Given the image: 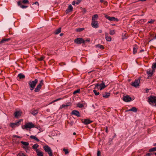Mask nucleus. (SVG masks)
I'll use <instances>...</instances> for the list:
<instances>
[{"mask_svg":"<svg viewBox=\"0 0 156 156\" xmlns=\"http://www.w3.org/2000/svg\"><path fill=\"white\" fill-rule=\"evenodd\" d=\"M74 42L77 44H85V41L82 38H77L74 40Z\"/></svg>","mask_w":156,"mask_h":156,"instance_id":"39448f33","label":"nucleus"},{"mask_svg":"<svg viewBox=\"0 0 156 156\" xmlns=\"http://www.w3.org/2000/svg\"><path fill=\"white\" fill-rule=\"evenodd\" d=\"M154 21V20L151 19L150 21L148 22V23H153Z\"/></svg>","mask_w":156,"mask_h":156,"instance_id":"c03bdc74","label":"nucleus"},{"mask_svg":"<svg viewBox=\"0 0 156 156\" xmlns=\"http://www.w3.org/2000/svg\"><path fill=\"white\" fill-rule=\"evenodd\" d=\"M35 126L34 124L31 122H28L26 123L24 125L25 127H35Z\"/></svg>","mask_w":156,"mask_h":156,"instance_id":"dca6fc26","label":"nucleus"},{"mask_svg":"<svg viewBox=\"0 0 156 156\" xmlns=\"http://www.w3.org/2000/svg\"><path fill=\"white\" fill-rule=\"evenodd\" d=\"M100 152L99 151H98L97 152V156H101L100 155Z\"/></svg>","mask_w":156,"mask_h":156,"instance_id":"de8ad7c7","label":"nucleus"},{"mask_svg":"<svg viewBox=\"0 0 156 156\" xmlns=\"http://www.w3.org/2000/svg\"><path fill=\"white\" fill-rule=\"evenodd\" d=\"M77 107H78L79 108H83L84 106V105H83V104H81L80 103H78L77 104Z\"/></svg>","mask_w":156,"mask_h":156,"instance_id":"f704fd0d","label":"nucleus"},{"mask_svg":"<svg viewBox=\"0 0 156 156\" xmlns=\"http://www.w3.org/2000/svg\"><path fill=\"white\" fill-rule=\"evenodd\" d=\"M93 92L96 96H98L100 94L99 92H97L96 90H94L93 91Z\"/></svg>","mask_w":156,"mask_h":156,"instance_id":"4c0bfd02","label":"nucleus"},{"mask_svg":"<svg viewBox=\"0 0 156 156\" xmlns=\"http://www.w3.org/2000/svg\"><path fill=\"white\" fill-rule=\"evenodd\" d=\"M105 17L108 20L110 21L118 22L119 21V20L114 17H110L108 15L105 14Z\"/></svg>","mask_w":156,"mask_h":156,"instance_id":"0eeeda50","label":"nucleus"},{"mask_svg":"<svg viewBox=\"0 0 156 156\" xmlns=\"http://www.w3.org/2000/svg\"><path fill=\"white\" fill-rule=\"evenodd\" d=\"M34 4L37 5L38 6L39 5V4L37 2H36Z\"/></svg>","mask_w":156,"mask_h":156,"instance_id":"603ef678","label":"nucleus"},{"mask_svg":"<svg viewBox=\"0 0 156 156\" xmlns=\"http://www.w3.org/2000/svg\"><path fill=\"white\" fill-rule=\"evenodd\" d=\"M73 7L71 5H69L68 8L66 11V14H68L71 12L73 10Z\"/></svg>","mask_w":156,"mask_h":156,"instance_id":"2eb2a0df","label":"nucleus"},{"mask_svg":"<svg viewBox=\"0 0 156 156\" xmlns=\"http://www.w3.org/2000/svg\"><path fill=\"white\" fill-rule=\"evenodd\" d=\"M18 76L20 79H24L25 77V76L22 73H20L18 75Z\"/></svg>","mask_w":156,"mask_h":156,"instance_id":"bb28decb","label":"nucleus"},{"mask_svg":"<svg viewBox=\"0 0 156 156\" xmlns=\"http://www.w3.org/2000/svg\"><path fill=\"white\" fill-rule=\"evenodd\" d=\"M44 58V57H41L39 58V60L40 61H42V60H43Z\"/></svg>","mask_w":156,"mask_h":156,"instance_id":"3c124183","label":"nucleus"},{"mask_svg":"<svg viewBox=\"0 0 156 156\" xmlns=\"http://www.w3.org/2000/svg\"><path fill=\"white\" fill-rule=\"evenodd\" d=\"M123 101L126 102H128L132 101L131 98L128 95L124 96L122 99Z\"/></svg>","mask_w":156,"mask_h":156,"instance_id":"9d476101","label":"nucleus"},{"mask_svg":"<svg viewBox=\"0 0 156 156\" xmlns=\"http://www.w3.org/2000/svg\"><path fill=\"white\" fill-rule=\"evenodd\" d=\"M105 131L107 133H108V128L107 127H106L105 129Z\"/></svg>","mask_w":156,"mask_h":156,"instance_id":"4d7b16f0","label":"nucleus"},{"mask_svg":"<svg viewBox=\"0 0 156 156\" xmlns=\"http://www.w3.org/2000/svg\"><path fill=\"white\" fill-rule=\"evenodd\" d=\"M76 2L75 1H73L72 2V4L73 5H75Z\"/></svg>","mask_w":156,"mask_h":156,"instance_id":"864d4df0","label":"nucleus"},{"mask_svg":"<svg viewBox=\"0 0 156 156\" xmlns=\"http://www.w3.org/2000/svg\"><path fill=\"white\" fill-rule=\"evenodd\" d=\"M76 133L75 132H74L73 133V135H76Z\"/></svg>","mask_w":156,"mask_h":156,"instance_id":"e2e57ef3","label":"nucleus"},{"mask_svg":"<svg viewBox=\"0 0 156 156\" xmlns=\"http://www.w3.org/2000/svg\"><path fill=\"white\" fill-rule=\"evenodd\" d=\"M82 0H77V2H76L77 5H78L79 3L81 2Z\"/></svg>","mask_w":156,"mask_h":156,"instance_id":"49530a36","label":"nucleus"},{"mask_svg":"<svg viewBox=\"0 0 156 156\" xmlns=\"http://www.w3.org/2000/svg\"><path fill=\"white\" fill-rule=\"evenodd\" d=\"M110 95V93L106 92L103 94V97L105 98H108Z\"/></svg>","mask_w":156,"mask_h":156,"instance_id":"6ab92c4d","label":"nucleus"},{"mask_svg":"<svg viewBox=\"0 0 156 156\" xmlns=\"http://www.w3.org/2000/svg\"><path fill=\"white\" fill-rule=\"evenodd\" d=\"M71 105L70 103H67L66 104H62L60 107V109H62V108L66 109L67 107L70 106Z\"/></svg>","mask_w":156,"mask_h":156,"instance_id":"4468645a","label":"nucleus"},{"mask_svg":"<svg viewBox=\"0 0 156 156\" xmlns=\"http://www.w3.org/2000/svg\"><path fill=\"white\" fill-rule=\"evenodd\" d=\"M98 31L99 33H101L102 32V30H99Z\"/></svg>","mask_w":156,"mask_h":156,"instance_id":"6e6d98bb","label":"nucleus"},{"mask_svg":"<svg viewBox=\"0 0 156 156\" xmlns=\"http://www.w3.org/2000/svg\"><path fill=\"white\" fill-rule=\"evenodd\" d=\"M23 121L22 119H20L19 120L15 123H12L10 124V127H15V126H19L21 122Z\"/></svg>","mask_w":156,"mask_h":156,"instance_id":"6e6552de","label":"nucleus"},{"mask_svg":"<svg viewBox=\"0 0 156 156\" xmlns=\"http://www.w3.org/2000/svg\"><path fill=\"white\" fill-rule=\"evenodd\" d=\"M148 101L151 105L153 103L155 104L154 106H156V97L154 96H150L148 97Z\"/></svg>","mask_w":156,"mask_h":156,"instance_id":"f03ea898","label":"nucleus"},{"mask_svg":"<svg viewBox=\"0 0 156 156\" xmlns=\"http://www.w3.org/2000/svg\"><path fill=\"white\" fill-rule=\"evenodd\" d=\"M62 99L61 98H59L58 99H56L55 100H54L53 101V102H56L58 100H61Z\"/></svg>","mask_w":156,"mask_h":156,"instance_id":"09e8293b","label":"nucleus"},{"mask_svg":"<svg viewBox=\"0 0 156 156\" xmlns=\"http://www.w3.org/2000/svg\"><path fill=\"white\" fill-rule=\"evenodd\" d=\"M155 151H156V147H154L150 149L149 150V152H151Z\"/></svg>","mask_w":156,"mask_h":156,"instance_id":"c9c22d12","label":"nucleus"},{"mask_svg":"<svg viewBox=\"0 0 156 156\" xmlns=\"http://www.w3.org/2000/svg\"><path fill=\"white\" fill-rule=\"evenodd\" d=\"M144 51V50H141L140 51V52H142V51Z\"/></svg>","mask_w":156,"mask_h":156,"instance_id":"0e129e2a","label":"nucleus"},{"mask_svg":"<svg viewBox=\"0 0 156 156\" xmlns=\"http://www.w3.org/2000/svg\"><path fill=\"white\" fill-rule=\"evenodd\" d=\"M137 48L136 46H135L133 48V53L134 54H135L137 51Z\"/></svg>","mask_w":156,"mask_h":156,"instance_id":"cd10ccee","label":"nucleus"},{"mask_svg":"<svg viewBox=\"0 0 156 156\" xmlns=\"http://www.w3.org/2000/svg\"><path fill=\"white\" fill-rule=\"evenodd\" d=\"M154 155L156 156V153H154Z\"/></svg>","mask_w":156,"mask_h":156,"instance_id":"774afa93","label":"nucleus"},{"mask_svg":"<svg viewBox=\"0 0 156 156\" xmlns=\"http://www.w3.org/2000/svg\"><path fill=\"white\" fill-rule=\"evenodd\" d=\"M80 89H78V90L75 91L74 92L73 94H76L77 93H79L80 92Z\"/></svg>","mask_w":156,"mask_h":156,"instance_id":"79ce46f5","label":"nucleus"},{"mask_svg":"<svg viewBox=\"0 0 156 156\" xmlns=\"http://www.w3.org/2000/svg\"><path fill=\"white\" fill-rule=\"evenodd\" d=\"M23 128V129H24V128H26L27 129L28 128H29V129H30V128H31V127H22Z\"/></svg>","mask_w":156,"mask_h":156,"instance_id":"13d9d810","label":"nucleus"},{"mask_svg":"<svg viewBox=\"0 0 156 156\" xmlns=\"http://www.w3.org/2000/svg\"><path fill=\"white\" fill-rule=\"evenodd\" d=\"M140 80V79L135 80L134 82L131 83V85L135 87L138 86L139 85Z\"/></svg>","mask_w":156,"mask_h":156,"instance_id":"1a4fd4ad","label":"nucleus"},{"mask_svg":"<svg viewBox=\"0 0 156 156\" xmlns=\"http://www.w3.org/2000/svg\"><path fill=\"white\" fill-rule=\"evenodd\" d=\"M94 88H97L99 89L100 90H101L106 87V86L105 85V83L103 81H102L101 84H99L98 83L94 84Z\"/></svg>","mask_w":156,"mask_h":156,"instance_id":"7ed1b4c3","label":"nucleus"},{"mask_svg":"<svg viewBox=\"0 0 156 156\" xmlns=\"http://www.w3.org/2000/svg\"><path fill=\"white\" fill-rule=\"evenodd\" d=\"M82 122L85 125L90 124L92 122V121L88 119H82L81 120Z\"/></svg>","mask_w":156,"mask_h":156,"instance_id":"f8f14e48","label":"nucleus"},{"mask_svg":"<svg viewBox=\"0 0 156 156\" xmlns=\"http://www.w3.org/2000/svg\"><path fill=\"white\" fill-rule=\"evenodd\" d=\"M154 72L153 71V69L152 70H151V69H149L147 70V73L148 75V77H151Z\"/></svg>","mask_w":156,"mask_h":156,"instance_id":"f3484780","label":"nucleus"},{"mask_svg":"<svg viewBox=\"0 0 156 156\" xmlns=\"http://www.w3.org/2000/svg\"><path fill=\"white\" fill-rule=\"evenodd\" d=\"M38 113V111L37 110H34L32 111L31 112V114L34 115H35Z\"/></svg>","mask_w":156,"mask_h":156,"instance_id":"72a5a7b5","label":"nucleus"},{"mask_svg":"<svg viewBox=\"0 0 156 156\" xmlns=\"http://www.w3.org/2000/svg\"><path fill=\"white\" fill-rule=\"evenodd\" d=\"M39 147V145L37 144H34V145L32 146L33 148L35 150V151L36 150H39L38 149H37V148H38Z\"/></svg>","mask_w":156,"mask_h":156,"instance_id":"c85d7f7f","label":"nucleus"},{"mask_svg":"<svg viewBox=\"0 0 156 156\" xmlns=\"http://www.w3.org/2000/svg\"><path fill=\"white\" fill-rule=\"evenodd\" d=\"M83 11L85 12L86 11V10L85 9H84V10H83Z\"/></svg>","mask_w":156,"mask_h":156,"instance_id":"680f3d73","label":"nucleus"},{"mask_svg":"<svg viewBox=\"0 0 156 156\" xmlns=\"http://www.w3.org/2000/svg\"><path fill=\"white\" fill-rule=\"evenodd\" d=\"M23 148L25 149L26 150H28V146H23Z\"/></svg>","mask_w":156,"mask_h":156,"instance_id":"a18cd8bd","label":"nucleus"},{"mask_svg":"<svg viewBox=\"0 0 156 156\" xmlns=\"http://www.w3.org/2000/svg\"><path fill=\"white\" fill-rule=\"evenodd\" d=\"M22 3L24 4H26L28 3L29 2L28 0H23L22 1Z\"/></svg>","mask_w":156,"mask_h":156,"instance_id":"58836bf2","label":"nucleus"},{"mask_svg":"<svg viewBox=\"0 0 156 156\" xmlns=\"http://www.w3.org/2000/svg\"><path fill=\"white\" fill-rule=\"evenodd\" d=\"M16 137H17V138H18L20 137V136H16Z\"/></svg>","mask_w":156,"mask_h":156,"instance_id":"338daca9","label":"nucleus"},{"mask_svg":"<svg viewBox=\"0 0 156 156\" xmlns=\"http://www.w3.org/2000/svg\"><path fill=\"white\" fill-rule=\"evenodd\" d=\"M107 33H106L105 35V39L107 41H111V37L110 36H107Z\"/></svg>","mask_w":156,"mask_h":156,"instance_id":"b1692460","label":"nucleus"},{"mask_svg":"<svg viewBox=\"0 0 156 156\" xmlns=\"http://www.w3.org/2000/svg\"><path fill=\"white\" fill-rule=\"evenodd\" d=\"M59 64H60V65L62 66V65H63V63H60ZM63 65H65V64H63Z\"/></svg>","mask_w":156,"mask_h":156,"instance_id":"bf43d9fd","label":"nucleus"},{"mask_svg":"<svg viewBox=\"0 0 156 156\" xmlns=\"http://www.w3.org/2000/svg\"><path fill=\"white\" fill-rule=\"evenodd\" d=\"M63 151L65 152V154H68L69 153V152L67 149L64 148L63 149Z\"/></svg>","mask_w":156,"mask_h":156,"instance_id":"ea45409f","label":"nucleus"},{"mask_svg":"<svg viewBox=\"0 0 156 156\" xmlns=\"http://www.w3.org/2000/svg\"><path fill=\"white\" fill-rule=\"evenodd\" d=\"M152 154V153H148L146 155L147 156H151Z\"/></svg>","mask_w":156,"mask_h":156,"instance_id":"8fccbe9b","label":"nucleus"},{"mask_svg":"<svg viewBox=\"0 0 156 156\" xmlns=\"http://www.w3.org/2000/svg\"><path fill=\"white\" fill-rule=\"evenodd\" d=\"M37 155L38 156H43V153L40 150H36Z\"/></svg>","mask_w":156,"mask_h":156,"instance_id":"4be33fe9","label":"nucleus"},{"mask_svg":"<svg viewBox=\"0 0 156 156\" xmlns=\"http://www.w3.org/2000/svg\"><path fill=\"white\" fill-rule=\"evenodd\" d=\"M91 24L92 26L95 28H98V23L97 21H92Z\"/></svg>","mask_w":156,"mask_h":156,"instance_id":"ddd939ff","label":"nucleus"},{"mask_svg":"<svg viewBox=\"0 0 156 156\" xmlns=\"http://www.w3.org/2000/svg\"><path fill=\"white\" fill-rule=\"evenodd\" d=\"M152 68L153 71H155V69L156 68V62L154 63L152 66Z\"/></svg>","mask_w":156,"mask_h":156,"instance_id":"7c9ffc66","label":"nucleus"},{"mask_svg":"<svg viewBox=\"0 0 156 156\" xmlns=\"http://www.w3.org/2000/svg\"><path fill=\"white\" fill-rule=\"evenodd\" d=\"M17 156H26L25 154L22 153H19L17 155Z\"/></svg>","mask_w":156,"mask_h":156,"instance_id":"37998d69","label":"nucleus"},{"mask_svg":"<svg viewBox=\"0 0 156 156\" xmlns=\"http://www.w3.org/2000/svg\"><path fill=\"white\" fill-rule=\"evenodd\" d=\"M14 115L15 117L18 118L21 115V113L20 111H16L14 113Z\"/></svg>","mask_w":156,"mask_h":156,"instance_id":"a211bd4d","label":"nucleus"},{"mask_svg":"<svg viewBox=\"0 0 156 156\" xmlns=\"http://www.w3.org/2000/svg\"><path fill=\"white\" fill-rule=\"evenodd\" d=\"M17 4L18 6H20L21 8L23 9L26 8L28 7L27 6L21 5V2L20 1L18 2Z\"/></svg>","mask_w":156,"mask_h":156,"instance_id":"412c9836","label":"nucleus"},{"mask_svg":"<svg viewBox=\"0 0 156 156\" xmlns=\"http://www.w3.org/2000/svg\"><path fill=\"white\" fill-rule=\"evenodd\" d=\"M98 18V16L97 14L94 15L92 17V21H96L95 19H97Z\"/></svg>","mask_w":156,"mask_h":156,"instance_id":"c756f323","label":"nucleus"},{"mask_svg":"<svg viewBox=\"0 0 156 156\" xmlns=\"http://www.w3.org/2000/svg\"><path fill=\"white\" fill-rule=\"evenodd\" d=\"M115 31L114 30H111L110 31L109 34L110 35H113L115 34Z\"/></svg>","mask_w":156,"mask_h":156,"instance_id":"a19ab883","label":"nucleus"},{"mask_svg":"<svg viewBox=\"0 0 156 156\" xmlns=\"http://www.w3.org/2000/svg\"><path fill=\"white\" fill-rule=\"evenodd\" d=\"M127 111H133V112H136L137 111V108L135 107H132L130 109L127 110Z\"/></svg>","mask_w":156,"mask_h":156,"instance_id":"5701e85b","label":"nucleus"},{"mask_svg":"<svg viewBox=\"0 0 156 156\" xmlns=\"http://www.w3.org/2000/svg\"><path fill=\"white\" fill-rule=\"evenodd\" d=\"M61 32V28H59L58 29H57L55 30L54 32V33L55 34H58L60 33Z\"/></svg>","mask_w":156,"mask_h":156,"instance_id":"a878e982","label":"nucleus"},{"mask_svg":"<svg viewBox=\"0 0 156 156\" xmlns=\"http://www.w3.org/2000/svg\"><path fill=\"white\" fill-rule=\"evenodd\" d=\"M43 84V80H41L40 83L38 84L34 90V92H38L41 88L42 85Z\"/></svg>","mask_w":156,"mask_h":156,"instance_id":"423d86ee","label":"nucleus"},{"mask_svg":"<svg viewBox=\"0 0 156 156\" xmlns=\"http://www.w3.org/2000/svg\"><path fill=\"white\" fill-rule=\"evenodd\" d=\"M71 114L72 115H75L78 117H80V112L76 110H73L72 111Z\"/></svg>","mask_w":156,"mask_h":156,"instance_id":"9b49d317","label":"nucleus"},{"mask_svg":"<svg viewBox=\"0 0 156 156\" xmlns=\"http://www.w3.org/2000/svg\"><path fill=\"white\" fill-rule=\"evenodd\" d=\"M11 40L10 38H4L1 41H0V45L2 44L3 43H5V42H7Z\"/></svg>","mask_w":156,"mask_h":156,"instance_id":"aec40b11","label":"nucleus"},{"mask_svg":"<svg viewBox=\"0 0 156 156\" xmlns=\"http://www.w3.org/2000/svg\"><path fill=\"white\" fill-rule=\"evenodd\" d=\"M85 41V42L86 41V42H90V39H87V40H86Z\"/></svg>","mask_w":156,"mask_h":156,"instance_id":"5fc2aeb1","label":"nucleus"},{"mask_svg":"<svg viewBox=\"0 0 156 156\" xmlns=\"http://www.w3.org/2000/svg\"><path fill=\"white\" fill-rule=\"evenodd\" d=\"M38 82V80L35 79L34 80L31 81H30L28 82V84L30 86V90H33L34 88L37 83Z\"/></svg>","mask_w":156,"mask_h":156,"instance_id":"f257e3e1","label":"nucleus"},{"mask_svg":"<svg viewBox=\"0 0 156 156\" xmlns=\"http://www.w3.org/2000/svg\"><path fill=\"white\" fill-rule=\"evenodd\" d=\"M63 35V33H61L60 34V36H62V35Z\"/></svg>","mask_w":156,"mask_h":156,"instance_id":"052dcab7","label":"nucleus"},{"mask_svg":"<svg viewBox=\"0 0 156 156\" xmlns=\"http://www.w3.org/2000/svg\"><path fill=\"white\" fill-rule=\"evenodd\" d=\"M45 151L47 152L49 156H53L52 151L51 148L48 145H45L43 147Z\"/></svg>","mask_w":156,"mask_h":156,"instance_id":"20e7f679","label":"nucleus"},{"mask_svg":"<svg viewBox=\"0 0 156 156\" xmlns=\"http://www.w3.org/2000/svg\"><path fill=\"white\" fill-rule=\"evenodd\" d=\"M96 47L97 48H100L101 49H103L105 48L104 46L103 45L99 44L96 45Z\"/></svg>","mask_w":156,"mask_h":156,"instance_id":"393cba45","label":"nucleus"},{"mask_svg":"<svg viewBox=\"0 0 156 156\" xmlns=\"http://www.w3.org/2000/svg\"><path fill=\"white\" fill-rule=\"evenodd\" d=\"M153 146H156V143L154 144H153Z\"/></svg>","mask_w":156,"mask_h":156,"instance_id":"69168bd1","label":"nucleus"},{"mask_svg":"<svg viewBox=\"0 0 156 156\" xmlns=\"http://www.w3.org/2000/svg\"><path fill=\"white\" fill-rule=\"evenodd\" d=\"M84 30V28H79L76 29V30L77 32H81V31H82Z\"/></svg>","mask_w":156,"mask_h":156,"instance_id":"e433bc0d","label":"nucleus"},{"mask_svg":"<svg viewBox=\"0 0 156 156\" xmlns=\"http://www.w3.org/2000/svg\"><path fill=\"white\" fill-rule=\"evenodd\" d=\"M21 143L23 145H24V146H28L29 145V144L27 142L24 141H21Z\"/></svg>","mask_w":156,"mask_h":156,"instance_id":"473e14b6","label":"nucleus"},{"mask_svg":"<svg viewBox=\"0 0 156 156\" xmlns=\"http://www.w3.org/2000/svg\"><path fill=\"white\" fill-rule=\"evenodd\" d=\"M30 138H32V139L35 140L36 141H37V142H38L39 141V140L37 137H36L35 136H30Z\"/></svg>","mask_w":156,"mask_h":156,"instance_id":"2f4dec72","label":"nucleus"}]
</instances>
